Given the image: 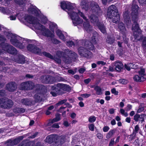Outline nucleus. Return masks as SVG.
Masks as SVG:
<instances>
[{"label": "nucleus", "mask_w": 146, "mask_h": 146, "mask_svg": "<svg viewBox=\"0 0 146 146\" xmlns=\"http://www.w3.org/2000/svg\"><path fill=\"white\" fill-rule=\"evenodd\" d=\"M139 7L136 5H133L132 6L131 15L132 21L134 24L132 25V30L133 32V36L135 40L139 41L142 39V46L143 48L146 47V37L141 36V30L139 29L138 24L137 23L138 13Z\"/></svg>", "instance_id": "f257e3e1"}, {"label": "nucleus", "mask_w": 146, "mask_h": 146, "mask_svg": "<svg viewBox=\"0 0 146 146\" xmlns=\"http://www.w3.org/2000/svg\"><path fill=\"white\" fill-rule=\"evenodd\" d=\"M25 19L30 23L32 24L35 28L40 31L43 35L50 37L54 36V31L56 29L57 26L55 23L51 22L49 24L50 28L52 31L51 32L48 29H45L43 25L40 24L36 19L31 16L26 17Z\"/></svg>", "instance_id": "f03ea898"}, {"label": "nucleus", "mask_w": 146, "mask_h": 146, "mask_svg": "<svg viewBox=\"0 0 146 146\" xmlns=\"http://www.w3.org/2000/svg\"><path fill=\"white\" fill-rule=\"evenodd\" d=\"M61 7L62 9H67L68 11V14L72 20L74 26L82 24L83 20L78 17V12L76 13L73 10L75 7L74 4L68 2L63 1L61 3Z\"/></svg>", "instance_id": "7ed1b4c3"}, {"label": "nucleus", "mask_w": 146, "mask_h": 146, "mask_svg": "<svg viewBox=\"0 0 146 146\" xmlns=\"http://www.w3.org/2000/svg\"><path fill=\"white\" fill-rule=\"evenodd\" d=\"M5 34L8 39H10L11 43L14 46L20 49H23L25 47L27 42L24 40L23 39L9 32L5 33Z\"/></svg>", "instance_id": "20e7f679"}, {"label": "nucleus", "mask_w": 146, "mask_h": 146, "mask_svg": "<svg viewBox=\"0 0 146 146\" xmlns=\"http://www.w3.org/2000/svg\"><path fill=\"white\" fill-rule=\"evenodd\" d=\"M40 84L35 85L34 83L30 81H26L22 83L19 87V88L20 90H32L33 88H38L41 87Z\"/></svg>", "instance_id": "39448f33"}, {"label": "nucleus", "mask_w": 146, "mask_h": 146, "mask_svg": "<svg viewBox=\"0 0 146 146\" xmlns=\"http://www.w3.org/2000/svg\"><path fill=\"white\" fill-rule=\"evenodd\" d=\"M80 43H82V46H84L85 48L88 50H93L94 48V44L96 43V39L94 37L93 38L92 42H90L87 40H82L79 41Z\"/></svg>", "instance_id": "423d86ee"}, {"label": "nucleus", "mask_w": 146, "mask_h": 146, "mask_svg": "<svg viewBox=\"0 0 146 146\" xmlns=\"http://www.w3.org/2000/svg\"><path fill=\"white\" fill-rule=\"evenodd\" d=\"M0 48L2 50L11 54H15L17 53V51L15 48L7 43L2 42L0 44Z\"/></svg>", "instance_id": "0eeeda50"}, {"label": "nucleus", "mask_w": 146, "mask_h": 146, "mask_svg": "<svg viewBox=\"0 0 146 146\" xmlns=\"http://www.w3.org/2000/svg\"><path fill=\"white\" fill-rule=\"evenodd\" d=\"M13 105L12 100L7 98L0 99V107L4 109L11 108Z\"/></svg>", "instance_id": "6e6552de"}, {"label": "nucleus", "mask_w": 146, "mask_h": 146, "mask_svg": "<svg viewBox=\"0 0 146 146\" xmlns=\"http://www.w3.org/2000/svg\"><path fill=\"white\" fill-rule=\"evenodd\" d=\"M80 15L86 21L84 22L83 23V27L85 30L87 31L88 32H90L92 30V26L90 25L88 22V19H86V17L84 15L82 12L79 11H78V15Z\"/></svg>", "instance_id": "1a4fd4ad"}, {"label": "nucleus", "mask_w": 146, "mask_h": 146, "mask_svg": "<svg viewBox=\"0 0 146 146\" xmlns=\"http://www.w3.org/2000/svg\"><path fill=\"white\" fill-rule=\"evenodd\" d=\"M91 12L94 14H98L101 12V10L98 4L95 2L92 1L90 3Z\"/></svg>", "instance_id": "9d476101"}, {"label": "nucleus", "mask_w": 146, "mask_h": 146, "mask_svg": "<svg viewBox=\"0 0 146 146\" xmlns=\"http://www.w3.org/2000/svg\"><path fill=\"white\" fill-rule=\"evenodd\" d=\"M78 52L79 54L81 56L86 57L90 56L92 54L91 52L87 50L84 46H80L78 49Z\"/></svg>", "instance_id": "9b49d317"}, {"label": "nucleus", "mask_w": 146, "mask_h": 146, "mask_svg": "<svg viewBox=\"0 0 146 146\" xmlns=\"http://www.w3.org/2000/svg\"><path fill=\"white\" fill-rule=\"evenodd\" d=\"M118 11L116 7L113 5L110 6L108 8L107 16L109 18L113 17V15H115Z\"/></svg>", "instance_id": "f8f14e48"}, {"label": "nucleus", "mask_w": 146, "mask_h": 146, "mask_svg": "<svg viewBox=\"0 0 146 146\" xmlns=\"http://www.w3.org/2000/svg\"><path fill=\"white\" fill-rule=\"evenodd\" d=\"M23 138V137L22 136H21L13 140L11 139H9L7 141V143L5 144V145L10 146L16 145Z\"/></svg>", "instance_id": "ddd939ff"}, {"label": "nucleus", "mask_w": 146, "mask_h": 146, "mask_svg": "<svg viewBox=\"0 0 146 146\" xmlns=\"http://www.w3.org/2000/svg\"><path fill=\"white\" fill-rule=\"evenodd\" d=\"M28 50L35 53L39 54L41 52V49L32 44H29L27 46Z\"/></svg>", "instance_id": "4468645a"}, {"label": "nucleus", "mask_w": 146, "mask_h": 146, "mask_svg": "<svg viewBox=\"0 0 146 146\" xmlns=\"http://www.w3.org/2000/svg\"><path fill=\"white\" fill-rule=\"evenodd\" d=\"M68 54V55H69V57H63V61L66 63H69L70 58H76L77 57V55L76 54L72 51H69Z\"/></svg>", "instance_id": "2eb2a0df"}, {"label": "nucleus", "mask_w": 146, "mask_h": 146, "mask_svg": "<svg viewBox=\"0 0 146 146\" xmlns=\"http://www.w3.org/2000/svg\"><path fill=\"white\" fill-rule=\"evenodd\" d=\"M13 60L15 62L19 64H23L25 63V60L24 56L21 55H15Z\"/></svg>", "instance_id": "dca6fc26"}, {"label": "nucleus", "mask_w": 146, "mask_h": 146, "mask_svg": "<svg viewBox=\"0 0 146 146\" xmlns=\"http://www.w3.org/2000/svg\"><path fill=\"white\" fill-rule=\"evenodd\" d=\"M113 67L117 71H120L123 68V66L121 62L117 61L113 64Z\"/></svg>", "instance_id": "f3484780"}, {"label": "nucleus", "mask_w": 146, "mask_h": 146, "mask_svg": "<svg viewBox=\"0 0 146 146\" xmlns=\"http://www.w3.org/2000/svg\"><path fill=\"white\" fill-rule=\"evenodd\" d=\"M56 141L55 143V146H61V145L65 142V137L63 136H58L56 139Z\"/></svg>", "instance_id": "a211bd4d"}, {"label": "nucleus", "mask_w": 146, "mask_h": 146, "mask_svg": "<svg viewBox=\"0 0 146 146\" xmlns=\"http://www.w3.org/2000/svg\"><path fill=\"white\" fill-rule=\"evenodd\" d=\"M17 88L16 85L14 82L9 83L7 84L6 86L7 89L11 92L14 91Z\"/></svg>", "instance_id": "6ab92c4d"}, {"label": "nucleus", "mask_w": 146, "mask_h": 146, "mask_svg": "<svg viewBox=\"0 0 146 146\" xmlns=\"http://www.w3.org/2000/svg\"><path fill=\"white\" fill-rule=\"evenodd\" d=\"M90 3L87 0H82L80 4L81 7L85 11H87L89 9Z\"/></svg>", "instance_id": "aec40b11"}, {"label": "nucleus", "mask_w": 146, "mask_h": 146, "mask_svg": "<svg viewBox=\"0 0 146 146\" xmlns=\"http://www.w3.org/2000/svg\"><path fill=\"white\" fill-rule=\"evenodd\" d=\"M124 22L128 27L131 25L130 18L127 12H126L123 14Z\"/></svg>", "instance_id": "412c9836"}, {"label": "nucleus", "mask_w": 146, "mask_h": 146, "mask_svg": "<svg viewBox=\"0 0 146 146\" xmlns=\"http://www.w3.org/2000/svg\"><path fill=\"white\" fill-rule=\"evenodd\" d=\"M41 87L37 88L36 92L37 93L34 96V98L37 102L39 101L41 99L40 97L41 95L40 93L42 90V86L41 85Z\"/></svg>", "instance_id": "4be33fe9"}, {"label": "nucleus", "mask_w": 146, "mask_h": 146, "mask_svg": "<svg viewBox=\"0 0 146 146\" xmlns=\"http://www.w3.org/2000/svg\"><path fill=\"white\" fill-rule=\"evenodd\" d=\"M57 135L52 134L47 136L46 138V141L49 143H51L53 141H56V138Z\"/></svg>", "instance_id": "5701e85b"}, {"label": "nucleus", "mask_w": 146, "mask_h": 146, "mask_svg": "<svg viewBox=\"0 0 146 146\" xmlns=\"http://www.w3.org/2000/svg\"><path fill=\"white\" fill-rule=\"evenodd\" d=\"M89 18L91 22L96 25L100 23L98 22V17L94 15H92Z\"/></svg>", "instance_id": "b1692460"}, {"label": "nucleus", "mask_w": 146, "mask_h": 146, "mask_svg": "<svg viewBox=\"0 0 146 146\" xmlns=\"http://www.w3.org/2000/svg\"><path fill=\"white\" fill-rule=\"evenodd\" d=\"M28 11L30 13L33 14L36 16H38L39 15L40 12V11L37 9L32 7L29 8Z\"/></svg>", "instance_id": "393cba45"}, {"label": "nucleus", "mask_w": 146, "mask_h": 146, "mask_svg": "<svg viewBox=\"0 0 146 146\" xmlns=\"http://www.w3.org/2000/svg\"><path fill=\"white\" fill-rule=\"evenodd\" d=\"M118 28L122 34H124L126 32V29L123 23H120L119 24Z\"/></svg>", "instance_id": "a878e982"}, {"label": "nucleus", "mask_w": 146, "mask_h": 146, "mask_svg": "<svg viewBox=\"0 0 146 146\" xmlns=\"http://www.w3.org/2000/svg\"><path fill=\"white\" fill-rule=\"evenodd\" d=\"M62 84L58 83L57 84L56 86H54L55 90H57L60 93V94H62L64 93L62 91Z\"/></svg>", "instance_id": "bb28decb"}, {"label": "nucleus", "mask_w": 146, "mask_h": 146, "mask_svg": "<svg viewBox=\"0 0 146 146\" xmlns=\"http://www.w3.org/2000/svg\"><path fill=\"white\" fill-rule=\"evenodd\" d=\"M110 19H112V21L113 23H117L120 20V16L117 13L115 15H113V17Z\"/></svg>", "instance_id": "cd10ccee"}, {"label": "nucleus", "mask_w": 146, "mask_h": 146, "mask_svg": "<svg viewBox=\"0 0 146 146\" xmlns=\"http://www.w3.org/2000/svg\"><path fill=\"white\" fill-rule=\"evenodd\" d=\"M56 33L57 35L60 39L63 40L64 41H66L64 35L60 30L59 29L57 30L56 31Z\"/></svg>", "instance_id": "c85d7f7f"}, {"label": "nucleus", "mask_w": 146, "mask_h": 146, "mask_svg": "<svg viewBox=\"0 0 146 146\" xmlns=\"http://www.w3.org/2000/svg\"><path fill=\"white\" fill-rule=\"evenodd\" d=\"M94 90L96 92V94L99 95L103 94L102 88L100 87L96 86L94 87Z\"/></svg>", "instance_id": "c756f323"}, {"label": "nucleus", "mask_w": 146, "mask_h": 146, "mask_svg": "<svg viewBox=\"0 0 146 146\" xmlns=\"http://www.w3.org/2000/svg\"><path fill=\"white\" fill-rule=\"evenodd\" d=\"M133 79L136 82H141L144 81L145 79L143 77H140L139 76L136 75L135 76Z\"/></svg>", "instance_id": "7c9ffc66"}, {"label": "nucleus", "mask_w": 146, "mask_h": 146, "mask_svg": "<svg viewBox=\"0 0 146 146\" xmlns=\"http://www.w3.org/2000/svg\"><path fill=\"white\" fill-rule=\"evenodd\" d=\"M101 31L104 34L106 33V31L105 27L103 25L100 24L99 23L97 25Z\"/></svg>", "instance_id": "2f4dec72"}, {"label": "nucleus", "mask_w": 146, "mask_h": 146, "mask_svg": "<svg viewBox=\"0 0 146 146\" xmlns=\"http://www.w3.org/2000/svg\"><path fill=\"white\" fill-rule=\"evenodd\" d=\"M116 131V130L115 129L110 130L106 135V138L109 139L112 137L113 135L115 133Z\"/></svg>", "instance_id": "473e14b6"}, {"label": "nucleus", "mask_w": 146, "mask_h": 146, "mask_svg": "<svg viewBox=\"0 0 146 146\" xmlns=\"http://www.w3.org/2000/svg\"><path fill=\"white\" fill-rule=\"evenodd\" d=\"M52 90L50 92L51 94L53 96H57L58 95L61 94L57 90H55L54 86H52Z\"/></svg>", "instance_id": "72a5a7b5"}, {"label": "nucleus", "mask_w": 146, "mask_h": 146, "mask_svg": "<svg viewBox=\"0 0 146 146\" xmlns=\"http://www.w3.org/2000/svg\"><path fill=\"white\" fill-rule=\"evenodd\" d=\"M115 41V39L114 38L110 36H108L106 40V42L108 43L112 44Z\"/></svg>", "instance_id": "f704fd0d"}, {"label": "nucleus", "mask_w": 146, "mask_h": 146, "mask_svg": "<svg viewBox=\"0 0 146 146\" xmlns=\"http://www.w3.org/2000/svg\"><path fill=\"white\" fill-rule=\"evenodd\" d=\"M21 101L23 104L26 105H30L31 104V102L28 99H23Z\"/></svg>", "instance_id": "c9c22d12"}, {"label": "nucleus", "mask_w": 146, "mask_h": 146, "mask_svg": "<svg viewBox=\"0 0 146 146\" xmlns=\"http://www.w3.org/2000/svg\"><path fill=\"white\" fill-rule=\"evenodd\" d=\"M144 104L143 103H141L140 104V105L138 107V109L137 111V113H140L143 111L144 110V107H143L144 106Z\"/></svg>", "instance_id": "e433bc0d"}, {"label": "nucleus", "mask_w": 146, "mask_h": 146, "mask_svg": "<svg viewBox=\"0 0 146 146\" xmlns=\"http://www.w3.org/2000/svg\"><path fill=\"white\" fill-rule=\"evenodd\" d=\"M1 12L4 14H8L10 13V10L7 9H5L3 7H1Z\"/></svg>", "instance_id": "4c0bfd02"}, {"label": "nucleus", "mask_w": 146, "mask_h": 146, "mask_svg": "<svg viewBox=\"0 0 146 146\" xmlns=\"http://www.w3.org/2000/svg\"><path fill=\"white\" fill-rule=\"evenodd\" d=\"M43 55L51 59H54V57L50 54L46 52H44L42 53Z\"/></svg>", "instance_id": "58836bf2"}, {"label": "nucleus", "mask_w": 146, "mask_h": 146, "mask_svg": "<svg viewBox=\"0 0 146 146\" xmlns=\"http://www.w3.org/2000/svg\"><path fill=\"white\" fill-rule=\"evenodd\" d=\"M62 91H68L70 90L69 86L65 84H62Z\"/></svg>", "instance_id": "ea45409f"}, {"label": "nucleus", "mask_w": 146, "mask_h": 146, "mask_svg": "<svg viewBox=\"0 0 146 146\" xmlns=\"http://www.w3.org/2000/svg\"><path fill=\"white\" fill-rule=\"evenodd\" d=\"M139 129V127L138 125H137L135 126L134 128V129L133 131V134H134L135 135H136Z\"/></svg>", "instance_id": "a19ab883"}, {"label": "nucleus", "mask_w": 146, "mask_h": 146, "mask_svg": "<svg viewBox=\"0 0 146 146\" xmlns=\"http://www.w3.org/2000/svg\"><path fill=\"white\" fill-rule=\"evenodd\" d=\"M96 117L94 116H91L88 119V121L90 122H94L96 120Z\"/></svg>", "instance_id": "79ce46f5"}, {"label": "nucleus", "mask_w": 146, "mask_h": 146, "mask_svg": "<svg viewBox=\"0 0 146 146\" xmlns=\"http://www.w3.org/2000/svg\"><path fill=\"white\" fill-rule=\"evenodd\" d=\"M15 2L19 5H22L25 3L26 0H15Z\"/></svg>", "instance_id": "37998d69"}, {"label": "nucleus", "mask_w": 146, "mask_h": 146, "mask_svg": "<svg viewBox=\"0 0 146 146\" xmlns=\"http://www.w3.org/2000/svg\"><path fill=\"white\" fill-rule=\"evenodd\" d=\"M17 113H22L24 112L25 111V110L24 108H18L16 109Z\"/></svg>", "instance_id": "c03bdc74"}, {"label": "nucleus", "mask_w": 146, "mask_h": 146, "mask_svg": "<svg viewBox=\"0 0 146 146\" xmlns=\"http://www.w3.org/2000/svg\"><path fill=\"white\" fill-rule=\"evenodd\" d=\"M140 115L138 114H135L134 116V120L136 122L139 121Z\"/></svg>", "instance_id": "a18cd8bd"}, {"label": "nucleus", "mask_w": 146, "mask_h": 146, "mask_svg": "<svg viewBox=\"0 0 146 146\" xmlns=\"http://www.w3.org/2000/svg\"><path fill=\"white\" fill-rule=\"evenodd\" d=\"M139 73L141 77H143L145 75V70L143 69H141V70L139 71Z\"/></svg>", "instance_id": "49530a36"}, {"label": "nucleus", "mask_w": 146, "mask_h": 146, "mask_svg": "<svg viewBox=\"0 0 146 146\" xmlns=\"http://www.w3.org/2000/svg\"><path fill=\"white\" fill-rule=\"evenodd\" d=\"M120 113L125 117H127L128 115V114L127 112H125V111L123 109L120 110Z\"/></svg>", "instance_id": "de8ad7c7"}, {"label": "nucleus", "mask_w": 146, "mask_h": 146, "mask_svg": "<svg viewBox=\"0 0 146 146\" xmlns=\"http://www.w3.org/2000/svg\"><path fill=\"white\" fill-rule=\"evenodd\" d=\"M88 127L90 130L91 131L94 130V124H92L88 125Z\"/></svg>", "instance_id": "09e8293b"}, {"label": "nucleus", "mask_w": 146, "mask_h": 146, "mask_svg": "<svg viewBox=\"0 0 146 146\" xmlns=\"http://www.w3.org/2000/svg\"><path fill=\"white\" fill-rule=\"evenodd\" d=\"M124 67L125 69L128 71H129L131 68L130 64H125L124 65Z\"/></svg>", "instance_id": "8fccbe9b"}, {"label": "nucleus", "mask_w": 146, "mask_h": 146, "mask_svg": "<svg viewBox=\"0 0 146 146\" xmlns=\"http://www.w3.org/2000/svg\"><path fill=\"white\" fill-rule=\"evenodd\" d=\"M111 92L112 94L115 95H117L118 94V92L116 91L115 88H113L111 89Z\"/></svg>", "instance_id": "3c124183"}, {"label": "nucleus", "mask_w": 146, "mask_h": 146, "mask_svg": "<svg viewBox=\"0 0 146 146\" xmlns=\"http://www.w3.org/2000/svg\"><path fill=\"white\" fill-rule=\"evenodd\" d=\"M66 45L69 47H71L74 45V42L72 41H69L67 42Z\"/></svg>", "instance_id": "603ef678"}, {"label": "nucleus", "mask_w": 146, "mask_h": 146, "mask_svg": "<svg viewBox=\"0 0 146 146\" xmlns=\"http://www.w3.org/2000/svg\"><path fill=\"white\" fill-rule=\"evenodd\" d=\"M146 115L145 114H142L140 115V117L139 118V120L143 122L144 121V118L146 116Z\"/></svg>", "instance_id": "864d4df0"}, {"label": "nucleus", "mask_w": 146, "mask_h": 146, "mask_svg": "<svg viewBox=\"0 0 146 146\" xmlns=\"http://www.w3.org/2000/svg\"><path fill=\"white\" fill-rule=\"evenodd\" d=\"M29 144L25 142L24 141H23L18 146H28Z\"/></svg>", "instance_id": "5fc2aeb1"}, {"label": "nucleus", "mask_w": 146, "mask_h": 146, "mask_svg": "<svg viewBox=\"0 0 146 146\" xmlns=\"http://www.w3.org/2000/svg\"><path fill=\"white\" fill-rule=\"evenodd\" d=\"M64 53L60 51H58L56 53V55L58 56L61 57L63 54Z\"/></svg>", "instance_id": "6e6d98bb"}, {"label": "nucleus", "mask_w": 146, "mask_h": 146, "mask_svg": "<svg viewBox=\"0 0 146 146\" xmlns=\"http://www.w3.org/2000/svg\"><path fill=\"white\" fill-rule=\"evenodd\" d=\"M80 96L84 98H87L90 96H91V94H81Z\"/></svg>", "instance_id": "4d7b16f0"}, {"label": "nucleus", "mask_w": 146, "mask_h": 146, "mask_svg": "<svg viewBox=\"0 0 146 146\" xmlns=\"http://www.w3.org/2000/svg\"><path fill=\"white\" fill-rule=\"evenodd\" d=\"M67 100L66 99L63 100L59 101L57 104L58 105H61L63 104L66 102Z\"/></svg>", "instance_id": "13d9d810"}, {"label": "nucleus", "mask_w": 146, "mask_h": 146, "mask_svg": "<svg viewBox=\"0 0 146 146\" xmlns=\"http://www.w3.org/2000/svg\"><path fill=\"white\" fill-rule=\"evenodd\" d=\"M119 82L123 84H126L127 82V81L124 79H121L119 80Z\"/></svg>", "instance_id": "bf43d9fd"}, {"label": "nucleus", "mask_w": 146, "mask_h": 146, "mask_svg": "<svg viewBox=\"0 0 146 146\" xmlns=\"http://www.w3.org/2000/svg\"><path fill=\"white\" fill-rule=\"evenodd\" d=\"M133 133L130 135V137L128 138L129 141H131L134 139L136 135H133Z\"/></svg>", "instance_id": "052dcab7"}, {"label": "nucleus", "mask_w": 146, "mask_h": 146, "mask_svg": "<svg viewBox=\"0 0 146 146\" xmlns=\"http://www.w3.org/2000/svg\"><path fill=\"white\" fill-rule=\"evenodd\" d=\"M110 129V128L107 126H105L104 127L103 129V131L104 132H107Z\"/></svg>", "instance_id": "680f3d73"}, {"label": "nucleus", "mask_w": 146, "mask_h": 146, "mask_svg": "<svg viewBox=\"0 0 146 146\" xmlns=\"http://www.w3.org/2000/svg\"><path fill=\"white\" fill-rule=\"evenodd\" d=\"M45 78L46 80H45V81H44V83H45L46 84L49 83H50V81L49 80H50V78L49 77H45Z\"/></svg>", "instance_id": "e2e57ef3"}, {"label": "nucleus", "mask_w": 146, "mask_h": 146, "mask_svg": "<svg viewBox=\"0 0 146 146\" xmlns=\"http://www.w3.org/2000/svg\"><path fill=\"white\" fill-rule=\"evenodd\" d=\"M130 65L131 68L136 69L137 68V65L133 64H130Z\"/></svg>", "instance_id": "0e129e2a"}, {"label": "nucleus", "mask_w": 146, "mask_h": 146, "mask_svg": "<svg viewBox=\"0 0 146 146\" xmlns=\"http://www.w3.org/2000/svg\"><path fill=\"white\" fill-rule=\"evenodd\" d=\"M5 94V93L4 90H2L0 91V96H4Z\"/></svg>", "instance_id": "69168bd1"}, {"label": "nucleus", "mask_w": 146, "mask_h": 146, "mask_svg": "<svg viewBox=\"0 0 146 146\" xmlns=\"http://www.w3.org/2000/svg\"><path fill=\"white\" fill-rule=\"evenodd\" d=\"M132 106L130 104H128L126 108V110L127 111L130 110L132 108Z\"/></svg>", "instance_id": "338daca9"}, {"label": "nucleus", "mask_w": 146, "mask_h": 146, "mask_svg": "<svg viewBox=\"0 0 146 146\" xmlns=\"http://www.w3.org/2000/svg\"><path fill=\"white\" fill-rule=\"evenodd\" d=\"M52 127L53 128H58L59 127V126L58 123H55L52 125Z\"/></svg>", "instance_id": "774afa93"}]
</instances>
